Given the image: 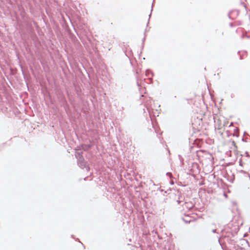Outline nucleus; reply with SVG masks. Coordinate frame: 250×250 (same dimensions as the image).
Segmentation results:
<instances>
[{
    "label": "nucleus",
    "mask_w": 250,
    "mask_h": 250,
    "mask_svg": "<svg viewBox=\"0 0 250 250\" xmlns=\"http://www.w3.org/2000/svg\"><path fill=\"white\" fill-rule=\"evenodd\" d=\"M77 164L81 168L83 169L85 168L87 171L90 170V168L87 165V162L84 160L83 158L82 159V160H77Z\"/></svg>",
    "instance_id": "f03ea898"
},
{
    "label": "nucleus",
    "mask_w": 250,
    "mask_h": 250,
    "mask_svg": "<svg viewBox=\"0 0 250 250\" xmlns=\"http://www.w3.org/2000/svg\"><path fill=\"white\" fill-rule=\"evenodd\" d=\"M239 229L238 227H237V228H235L234 229V231L233 232V233L234 234V236H235L236 234H237V233L238 231H239Z\"/></svg>",
    "instance_id": "f3484780"
},
{
    "label": "nucleus",
    "mask_w": 250,
    "mask_h": 250,
    "mask_svg": "<svg viewBox=\"0 0 250 250\" xmlns=\"http://www.w3.org/2000/svg\"><path fill=\"white\" fill-rule=\"evenodd\" d=\"M245 155H246V156L247 157H250V155H249V153L248 151H245Z\"/></svg>",
    "instance_id": "bb28decb"
},
{
    "label": "nucleus",
    "mask_w": 250,
    "mask_h": 250,
    "mask_svg": "<svg viewBox=\"0 0 250 250\" xmlns=\"http://www.w3.org/2000/svg\"><path fill=\"white\" fill-rule=\"evenodd\" d=\"M74 30H75V32L76 33V34H77V35H78V33H77V31H76V30L75 28H74Z\"/></svg>",
    "instance_id": "58836bf2"
},
{
    "label": "nucleus",
    "mask_w": 250,
    "mask_h": 250,
    "mask_svg": "<svg viewBox=\"0 0 250 250\" xmlns=\"http://www.w3.org/2000/svg\"><path fill=\"white\" fill-rule=\"evenodd\" d=\"M182 220L186 224L189 223L192 221L191 219H187L184 218H182Z\"/></svg>",
    "instance_id": "4468645a"
},
{
    "label": "nucleus",
    "mask_w": 250,
    "mask_h": 250,
    "mask_svg": "<svg viewBox=\"0 0 250 250\" xmlns=\"http://www.w3.org/2000/svg\"><path fill=\"white\" fill-rule=\"evenodd\" d=\"M241 140H242V142H247V138H245L244 137H242Z\"/></svg>",
    "instance_id": "393cba45"
},
{
    "label": "nucleus",
    "mask_w": 250,
    "mask_h": 250,
    "mask_svg": "<svg viewBox=\"0 0 250 250\" xmlns=\"http://www.w3.org/2000/svg\"><path fill=\"white\" fill-rule=\"evenodd\" d=\"M154 2V0H153V1L152 2V6H151V12H150V14L149 15V18H148V22H147V26H148V24L149 23V19H150V18L151 17V12H152V11L153 10V6Z\"/></svg>",
    "instance_id": "f8f14e48"
},
{
    "label": "nucleus",
    "mask_w": 250,
    "mask_h": 250,
    "mask_svg": "<svg viewBox=\"0 0 250 250\" xmlns=\"http://www.w3.org/2000/svg\"><path fill=\"white\" fill-rule=\"evenodd\" d=\"M222 237L229 245L230 250H237L239 248V245H235L236 241L232 238L233 237H230V236H222Z\"/></svg>",
    "instance_id": "f257e3e1"
},
{
    "label": "nucleus",
    "mask_w": 250,
    "mask_h": 250,
    "mask_svg": "<svg viewBox=\"0 0 250 250\" xmlns=\"http://www.w3.org/2000/svg\"><path fill=\"white\" fill-rule=\"evenodd\" d=\"M228 17H229V19H232L231 18V17L230 15V13H229V14H228Z\"/></svg>",
    "instance_id": "2f4dec72"
},
{
    "label": "nucleus",
    "mask_w": 250,
    "mask_h": 250,
    "mask_svg": "<svg viewBox=\"0 0 250 250\" xmlns=\"http://www.w3.org/2000/svg\"><path fill=\"white\" fill-rule=\"evenodd\" d=\"M222 232H224L226 234L222 235V236H230V237H234V234L231 231L222 230Z\"/></svg>",
    "instance_id": "423d86ee"
},
{
    "label": "nucleus",
    "mask_w": 250,
    "mask_h": 250,
    "mask_svg": "<svg viewBox=\"0 0 250 250\" xmlns=\"http://www.w3.org/2000/svg\"><path fill=\"white\" fill-rule=\"evenodd\" d=\"M71 237H72V238H74V235H71Z\"/></svg>",
    "instance_id": "79ce46f5"
},
{
    "label": "nucleus",
    "mask_w": 250,
    "mask_h": 250,
    "mask_svg": "<svg viewBox=\"0 0 250 250\" xmlns=\"http://www.w3.org/2000/svg\"><path fill=\"white\" fill-rule=\"evenodd\" d=\"M246 134H247V135H249V134L247 133L246 131H244V134H243V135L244 136V135H246Z\"/></svg>",
    "instance_id": "f704fd0d"
},
{
    "label": "nucleus",
    "mask_w": 250,
    "mask_h": 250,
    "mask_svg": "<svg viewBox=\"0 0 250 250\" xmlns=\"http://www.w3.org/2000/svg\"><path fill=\"white\" fill-rule=\"evenodd\" d=\"M62 106L63 107V108L64 109V110H65V112H66V113H67V111H68V109H69V104H68V103H67L66 104H63V105H62Z\"/></svg>",
    "instance_id": "9d476101"
},
{
    "label": "nucleus",
    "mask_w": 250,
    "mask_h": 250,
    "mask_svg": "<svg viewBox=\"0 0 250 250\" xmlns=\"http://www.w3.org/2000/svg\"><path fill=\"white\" fill-rule=\"evenodd\" d=\"M238 172L239 173H243V174H245L246 175V174L248 172L246 171H244L243 170H240L238 171Z\"/></svg>",
    "instance_id": "aec40b11"
},
{
    "label": "nucleus",
    "mask_w": 250,
    "mask_h": 250,
    "mask_svg": "<svg viewBox=\"0 0 250 250\" xmlns=\"http://www.w3.org/2000/svg\"><path fill=\"white\" fill-rule=\"evenodd\" d=\"M144 45H145V44H142V45H141V51L140 54H141V53H142V50L143 49V48H144Z\"/></svg>",
    "instance_id": "cd10ccee"
},
{
    "label": "nucleus",
    "mask_w": 250,
    "mask_h": 250,
    "mask_svg": "<svg viewBox=\"0 0 250 250\" xmlns=\"http://www.w3.org/2000/svg\"><path fill=\"white\" fill-rule=\"evenodd\" d=\"M181 202V201H180V200H177V202L178 203V204H179L180 203V202Z\"/></svg>",
    "instance_id": "c9c22d12"
},
{
    "label": "nucleus",
    "mask_w": 250,
    "mask_h": 250,
    "mask_svg": "<svg viewBox=\"0 0 250 250\" xmlns=\"http://www.w3.org/2000/svg\"><path fill=\"white\" fill-rule=\"evenodd\" d=\"M212 232L214 233H216V229H213L212 230Z\"/></svg>",
    "instance_id": "c756f323"
},
{
    "label": "nucleus",
    "mask_w": 250,
    "mask_h": 250,
    "mask_svg": "<svg viewBox=\"0 0 250 250\" xmlns=\"http://www.w3.org/2000/svg\"><path fill=\"white\" fill-rule=\"evenodd\" d=\"M171 184L173 185V182H171L170 183Z\"/></svg>",
    "instance_id": "c03bdc74"
},
{
    "label": "nucleus",
    "mask_w": 250,
    "mask_h": 250,
    "mask_svg": "<svg viewBox=\"0 0 250 250\" xmlns=\"http://www.w3.org/2000/svg\"><path fill=\"white\" fill-rule=\"evenodd\" d=\"M146 29H145V32H144V37L143 38L142 40V43L143 44H145V40H146Z\"/></svg>",
    "instance_id": "ddd939ff"
},
{
    "label": "nucleus",
    "mask_w": 250,
    "mask_h": 250,
    "mask_svg": "<svg viewBox=\"0 0 250 250\" xmlns=\"http://www.w3.org/2000/svg\"><path fill=\"white\" fill-rule=\"evenodd\" d=\"M149 74H151L153 76V73L150 69H147L146 71V76H148Z\"/></svg>",
    "instance_id": "9b49d317"
},
{
    "label": "nucleus",
    "mask_w": 250,
    "mask_h": 250,
    "mask_svg": "<svg viewBox=\"0 0 250 250\" xmlns=\"http://www.w3.org/2000/svg\"><path fill=\"white\" fill-rule=\"evenodd\" d=\"M232 145L234 146V149H237V146L236 145L235 142L234 141H231Z\"/></svg>",
    "instance_id": "dca6fc26"
},
{
    "label": "nucleus",
    "mask_w": 250,
    "mask_h": 250,
    "mask_svg": "<svg viewBox=\"0 0 250 250\" xmlns=\"http://www.w3.org/2000/svg\"><path fill=\"white\" fill-rule=\"evenodd\" d=\"M149 100H146V101H145L144 99L143 100V102L145 103V105L146 107L147 108V110H148V112L150 113V109H149V106L151 105V99L150 98H149Z\"/></svg>",
    "instance_id": "39448f33"
},
{
    "label": "nucleus",
    "mask_w": 250,
    "mask_h": 250,
    "mask_svg": "<svg viewBox=\"0 0 250 250\" xmlns=\"http://www.w3.org/2000/svg\"><path fill=\"white\" fill-rule=\"evenodd\" d=\"M120 46H121V47H122V49H123V51L124 52V53H125V56H126V57H127V58L129 59V61H130V63L131 64H132V62H131V60H130V59L129 55V54H128V53H127V48H128V47L129 45H127V44H125V42H123V43H121L120 44Z\"/></svg>",
    "instance_id": "7ed1b4c3"
},
{
    "label": "nucleus",
    "mask_w": 250,
    "mask_h": 250,
    "mask_svg": "<svg viewBox=\"0 0 250 250\" xmlns=\"http://www.w3.org/2000/svg\"><path fill=\"white\" fill-rule=\"evenodd\" d=\"M160 191H163V189H160Z\"/></svg>",
    "instance_id": "37998d69"
},
{
    "label": "nucleus",
    "mask_w": 250,
    "mask_h": 250,
    "mask_svg": "<svg viewBox=\"0 0 250 250\" xmlns=\"http://www.w3.org/2000/svg\"><path fill=\"white\" fill-rule=\"evenodd\" d=\"M75 157H76V159H77V160H82V159L83 158V152H76L75 154Z\"/></svg>",
    "instance_id": "0eeeda50"
},
{
    "label": "nucleus",
    "mask_w": 250,
    "mask_h": 250,
    "mask_svg": "<svg viewBox=\"0 0 250 250\" xmlns=\"http://www.w3.org/2000/svg\"><path fill=\"white\" fill-rule=\"evenodd\" d=\"M241 4H242V5H244V6L245 8L247 10V6H246V5L245 4H244V3L243 2H241Z\"/></svg>",
    "instance_id": "c85d7f7f"
},
{
    "label": "nucleus",
    "mask_w": 250,
    "mask_h": 250,
    "mask_svg": "<svg viewBox=\"0 0 250 250\" xmlns=\"http://www.w3.org/2000/svg\"><path fill=\"white\" fill-rule=\"evenodd\" d=\"M178 157H179V159L180 160V162L181 163H183V162L184 161V159H183V157L181 156V155H178Z\"/></svg>",
    "instance_id": "412c9836"
},
{
    "label": "nucleus",
    "mask_w": 250,
    "mask_h": 250,
    "mask_svg": "<svg viewBox=\"0 0 250 250\" xmlns=\"http://www.w3.org/2000/svg\"><path fill=\"white\" fill-rule=\"evenodd\" d=\"M136 80H137V85L138 86L140 87V85L138 82V77L137 76H136Z\"/></svg>",
    "instance_id": "a878e982"
},
{
    "label": "nucleus",
    "mask_w": 250,
    "mask_h": 250,
    "mask_svg": "<svg viewBox=\"0 0 250 250\" xmlns=\"http://www.w3.org/2000/svg\"><path fill=\"white\" fill-rule=\"evenodd\" d=\"M239 166L242 167L243 166V164H242V158H240L239 160Z\"/></svg>",
    "instance_id": "4be33fe9"
},
{
    "label": "nucleus",
    "mask_w": 250,
    "mask_h": 250,
    "mask_svg": "<svg viewBox=\"0 0 250 250\" xmlns=\"http://www.w3.org/2000/svg\"><path fill=\"white\" fill-rule=\"evenodd\" d=\"M92 145H86L85 146L86 147L87 149H90L92 147Z\"/></svg>",
    "instance_id": "6ab92c4d"
},
{
    "label": "nucleus",
    "mask_w": 250,
    "mask_h": 250,
    "mask_svg": "<svg viewBox=\"0 0 250 250\" xmlns=\"http://www.w3.org/2000/svg\"><path fill=\"white\" fill-rule=\"evenodd\" d=\"M229 26H230V27H231L233 26V23H232V22H230V23H229Z\"/></svg>",
    "instance_id": "7c9ffc66"
},
{
    "label": "nucleus",
    "mask_w": 250,
    "mask_h": 250,
    "mask_svg": "<svg viewBox=\"0 0 250 250\" xmlns=\"http://www.w3.org/2000/svg\"><path fill=\"white\" fill-rule=\"evenodd\" d=\"M185 204L186 207L189 210L191 209L194 206L191 202H189V203L185 202Z\"/></svg>",
    "instance_id": "6e6552de"
},
{
    "label": "nucleus",
    "mask_w": 250,
    "mask_h": 250,
    "mask_svg": "<svg viewBox=\"0 0 250 250\" xmlns=\"http://www.w3.org/2000/svg\"><path fill=\"white\" fill-rule=\"evenodd\" d=\"M239 128L238 127H235L234 129V133H235L236 132H238V131H239Z\"/></svg>",
    "instance_id": "b1692460"
},
{
    "label": "nucleus",
    "mask_w": 250,
    "mask_h": 250,
    "mask_svg": "<svg viewBox=\"0 0 250 250\" xmlns=\"http://www.w3.org/2000/svg\"><path fill=\"white\" fill-rule=\"evenodd\" d=\"M236 12H237V15H238L239 14V10H237Z\"/></svg>",
    "instance_id": "4c0bfd02"
},
{
    "label": "nucleus",
    "mask_w": 250,
    "mask_h": 250,
    "mask_svg": "<svg viewBox=\"0 0 250 250\" xmlns=\"http://www.w3.org/2000/svg\"><path fill=\"white\" fill-rule=\"evenodd\" d=\"M232 136H235L236 137H238L239 136V134L238 132H236L235 133H233L232 134Z\"/></svg>",
    "instance_id": "5701e85b"
},
{
    "label": "nucleus",
    "mask_w": 250,
    "mask_h": 250,
    "mask_svg": "<svg viewBox=\"0 0 250 250\" xmlns=\"http://www.w3.org/2000/svg\"><path fill=\"white\" fill-rule=\"evenodd\" d=\"M231 183H233L234 180V175L233 174L232 175V178L230 180H228Z\"/></svg>",
    "instance_id": "a211bd4d"
},
{
    "label": "nucleus",
    "mask_w": 250,
    "mask_h": 250,
    "mask_svg": "<svg viewBox=\"0 0 250 250\" xmlns=\"http://www.w3.org/2000/svg\"><path fill=\"white\" fill-rule=\"evenodd\" d=\"M166 174H167V175H169L170 176V175H171V173L168 172Z\"/></svg>",
    "instance_id": "473e14b6"
},
{
    "label": "nucleus",
    "mask_w": 250,
    "mask_h": 250,
    "mask_svg": "<svg viewBox=\"0 0 250 250\" xmlns=\"http://www.w3.org/2000/svg\"><path fill=\"white\" fill-rule=\"evenodd\" d=\"M20 66H21V70H22V74H23V73H24V72H23V69H22V65H21Z\"/></svg>",
    "instance_id": "72a5a7b5"
},
{
    "label": "nucleus",
    "mask_w": 250,
    "mask_h": 250,
    "mask_svg": "<svg viewBox=\"0 0 250 250\" xmlns=\"http://www.w3.org/2000/svg\"><path fill=\"white\" fill-rule=\"evenodd\" d=\"M141 97H144V95H143V94H141Z\"/></svg>",
    "instance_id": "ea45409f"
},
{
    "label": "nucleus",
    "mask_w": 250,
    "mask_h": 250,
    "mask_svg": "<svg viewBox=\"0 0 250 250\" xmlns=\"http://www.w3.org/2000/svg\"><path fill=\"white\" fill-rule=\"evenodd\" d=\"M223 34H224V33L222 32V35H223Z\"/></svg>",
    "instance_id": "a18cd8bd"
},
{
    "label": "nucleus",
    "mask_w": 250,
    "mask_h": 250,
    "mask_svg": "<svg viewBox=\"0 0 250 250\" xmlns=\"http://www.w3.org/2000/svg\"><path fill=\"white\" fill-rule=\"evenodd\" d=\"M218 243H219L223 250H229V248L226 245L223 244L220 242V238L218 239Z\"/></svg>",
    "instance_id": "1a4fd4ad"
},
{
    "label": "nucleus",
    "mask_w": 250,
    "mask_h": 250,
    "mask_svg": "<svg viewBox=\"0 0 250 250\" xmlns=\"http://www.w3.org/2000/svg\"><path fill=\"white\" fill-rule=\"evenodd\" d=\"M79 242H80V243H81L82 244V245L83 246V248H84V249H85V246L83 245V244L82 242H81L80 241H79Z\"/></svg>",
    "instance_id": "e433bc0d"
},
{
    "label": "nucleus",
    "mask_w": 250,
    "mask_h": 250,
    "mask_svg": "<svg viewBox=\"0 0 250 250\" xmlns=\"http://www.w3.org/2000/svg\"><path fill=\"white\" fill-rule=\"evenodd\" d=\"M129 53H130V54H131V53H132V51H131V50H130L129 51Z\"/></svg>",
    "instance_id": "a19ab883"
},
{
    "label": "nucleus",
    "mask_w": 250,
    "mask_h": 250,
    "mask_svg": "<svg viewBox=\"0 0 250 250\" xmlns=\"http://www.w3.org/2000/svg\"><path fill=\"white\" fill-rule=\"evenodd\" d=\"M247 38L248 39H250V35H247L246 34V33H243L242 34V35L241 36V38L243 39V38Z\"/></svg>",
    "instance_id": "2eb2a0df"
},
{
    "label": "nucleus",
    "mask_w": 250,
    "mask_h": 250,
    "mask_svg": "<svg viewBox=\"0 0 250 250\" xmlns=\"http://www.w3.org/2000/svg\"><path fill=\"white\" fill-rule=\"evenodd\" d=\"M59 100L61 103L62 105L63 104H66L67 103L64 95L62 94H60L59 96Z\"/></svg>",
    "instance_id": "20e7f679"
}]
</instances>
